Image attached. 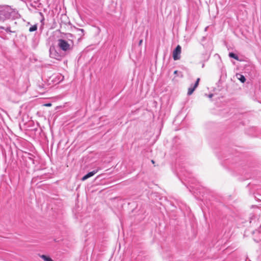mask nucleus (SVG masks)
Here are the masks:
<instances>
[{"label": "nucleus", "mask_w": 261, "mask_h": 261, "mask_svg": "<svg viewBox=\"0 0 261 261\" xmlns=\"http://www.w3.org/2000/svg\"><path fill=\"white\" fill-rule=\"evenodd\" d=\"M151 162L153 164H154V161L153 160H151Z\"/></svg>", "instance_id": "17"}, {"label": "nucleus", "mask_w": 261, "mask_h": 261, "mask_svg": "<svg viewBox=\"0 0 261 261\" xmlns=\"http://www.w3.org/2000/svg\"><path fill=\"white\" fill-rule=\"evenodd\" d=\"M77 35L79 36V38H78V40H80L82 39V37L85 35V31L83 29H79V28H75Z\"/></svg>", "instance_id": "7"}, {"label": "nucleus", "mask_w": 261, "mask_h": 261, "mask_svg": "<svg viewBox=\"0 0 261 261\" xmlns=\"http://www.w3.org/2000/svg\"><path fill=\"white\" fill-rule=\"evenodd\" d=\"M51 105V103H47V104H46V105H45V106H47V107H49V106H50Z\"/></svg>", "instance_id": "13"}, {"label": "nucleus", "mask_w": 261, "mask_h": 261, "mask_svg": "<svg viewBox=\"0 0 261 261\" xmlns=\"http://www.w3.org/2000/svg\"><path fill=\"white\" fill-rule=\"evenodd\" d=\"M98 169H96L95 170H93L91 172L88 173L87 174H86L85 175H84L82 177V180L84 181V180L87 179L88 178H90V177L93 176L95 174H96L98 172Z\"/></svg>", "instance_id": "6"}, {"label": "nucleus", "mask_w": 261, "mask_h": 261, "mask_svg": "<svg viewBox=\"0 0 261 261\" xmlns=\"http://www.w3.org/2000/svg\"><path fill=\"white\" fill-rule=\"evenodd\" d=\"M177 73V70H175L174 72V74H176Z\"/></svg>", "instance_id": "16"}, {"label": "nucleus", "mask_w": 261, "mask_h": 261, "mask_svg": "<svg viewBox=\"0 0 261 261\" xmlns=\"http://www.w3.org/2000/svg\"><path fill=\"white\" fill-rule=\"evenodd\" d=\"M40 257L42 258L44 261H54L50 257L45 255H40Z\"/></svg>", "instance_id": "9"}, {"label": "nucleus", "mask_w": 261, "mask_h": 261, "mask_svg": "<svg viewBox=\"0 0 261 261\" xmlns=\"http://www.w3.org/2000/svg\"><path fill=\"white\" fill-rule=\"evenodd\" d=\"M212 96H213V94H210L209 95V97H210V98L212 97Z\"/></svg>", "instance_id": "18"}, {"label": "nucleus", "mask_w": 261, "mask_h": 261, "mask_svg": "<svg viewBox=\"0 0 261 261\" xmlns=\"http://www.w3.org/2000/svg\"><path fill=\"white\" fill-rule=\"evenodd\" d=\"M200 78H198L193 87L189 88L188 90V95H191L193 94L195 90L196 89V88L198 87L199 85V83L200 81Z\"/></svg>", "instance_id": "5"}, {"label": "nucleus", "mask_w": 261, "mask_h": 261, "mask_svg": "<svg viewBox=\"0 0 261 261\" xmlns=\"http://www.w3.org/2000/svg\"><path fill=\"white\" fill-rule=\"evenodd\" d=\"M237 76H239L240 77H238V79L242 82L244 83L246 81V79L245 76L241 74H237Z\"/></svg>", "instance_id": "10"}, {"label": "nucleus", "mask_w": 261, "mask_h": 261, "mask_svg": "<svg viewBox=\"0 0 261 261\" xmlns=\"http://www.w3.org/2000/svg\"><path fill=\"white\" fill-rule=\"evenodd\" d=\"M20 17V15L16 9L8 5L0 6V19H16Z\"/></svg>", "instance_id": "1"}, {"label": "nucleus", "mask_w": 261, "mask_h": 261, "mask_svg": "<svg viewBox=\"0 0 261 261\" xmlns=\"http://www.w3.org/2000/svg\"><path fill=\"white\" fill-rule=\"evenodd\" d=\"M181 53V48L179 45H178L173 51V58L174 60H178L180 58Z\"/></svg>", "instance_id": "4"}, {"label": "nucleus", "mask_w": 261, "mask_h": 261, "mask_svg": "<svg viewBox=\"0 0 261 261\" xmlns=\"http://www.w3.org/2000/svg\"><path fill=\"white\" fill-rule=\"evenodd\" d=\"M58 46L60 49L65 52L71 50L72 47L66 40L59 39L58 40Z\"/></svg>", "instance_id": "2"}, {"label": "nucleus", "mask_w": 261, "mask_h": 261, "mask_svg": "<svg viewBox=\"0 0 261 261\" xmlns=\"http://www.w3.org/2000/svg\"><path fill=\"white\" fill-rule=\"evenodd\" d=\"M229 57L233 58L236 60H239L238 56L233 53H229Z\"/></svg>", "instance_id": "11"}, {"label": "nucleus", "mask_w": 261, "mask_h": 261, "mask_svg": "<svg viewBox=\"0 0 261 261\" xmlns=\"http://www.w3.org/2000/svg\"><path fill=\"white\" fill-rule=\"evenodd\" d=\"M142 41H143V40H140V41H139V45H140L142 44Z\"/></svg>", "instance_id": "14"}, {"label": "nucleus", "mask_w": 261, "mask_h": 261, "mask_svg": "<svg viewBox=\"0 0 261 261\" xmlns=\"http://www.w3.org/2000/svg\"><path fill=\"white\" fill-rule=\"evenodd\" d=\"M49 56L50 58L55 59L59 61L61 60L64 57V55L63 54L58 53L55 47L53 46L50 47Z\"/></svg>", "instance_id": "3"}, {"label": "nucleus", "mask_w": 261, "mask_h": 261, "mask_svg": "<svg viewBox=\"0 0 261 261\" xmlns=\"http://www.w3.org/2000/svg\"><path fill=\"white\" fill-rule=\"evenodd\" d=\"M39 14H40V15H41L42 16H43V13L42 12H40Z\"/></svg>", "instance_id": "15"}, {"label": "nucleus", "mask_w": 261, "mask_h": 261, "mask_svg": "<svg viewBox=\"0 0 261 261\" xmlns=\"http://www.w3.org/2000/svg\"><path fill=\"white\" fill-rule=\"evenodd\" d=\"M0 29L5 30L7 33H10H10H13L15 32V31H12L11 30V27L10 26H8V27L5 28L4 27L0 25Z\"/></svg>", "instance_id": "8"}, {"label": "nucleus", "mask_w": 261, "mask_h": 261, "mask_svg": "<svg viewBox=\"0 0 261 261\" xmlns=\"http://www.w3.org/2000/svg\"><path fill=\"white\" fill-rule=\"evenodd\" d=\"M37 30V24H35V25H32L31 27L30 28L29 31L32 32L35 31Z\"/></svg>", "instance_id": "12"}]
</instances>
